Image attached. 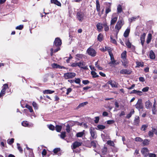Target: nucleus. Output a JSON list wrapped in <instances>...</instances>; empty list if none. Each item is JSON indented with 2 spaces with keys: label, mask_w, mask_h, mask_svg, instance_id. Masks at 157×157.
<instances>
[{
  "label": "nucleus",
  "mask_w": 157,
  "mask_h": 157,
  "mask_svg": "<svg viewBox=\"0 0 157 157\" xmlns=\"http://www.w3.org/2000/svg\"><path fill=\"white\" fill-rule=\"evenodd\" d=\"M62 40L59 37L55 38L53 44L54 48H56V49L54 50V53H56L60 49V46L62 44Z\"/></svg>",
  "instance_id": "obj_1"
},
{
  "label": "nucleus",
  "mask_w": 157,
  "mask_h": 157,
  "mask_svg": "<svg viewBox=\"0 0 157 157\" xmlns=\"http://www.w3.org/2000/svg\"><path fill=\"white\" fill-rule=\"evenodd\" d=\"M124 24V21L123 19L122 18H120L115 27V29L117 30V34Z\"/></svg>",
  "instance_id": "obj_2"
},
{
  "label": "nucleus",
  "mask_w": 157,
  "mask_h": 157,
  "mask_svg": "<svg viewBox=\"0 0 157 157\" xmlns=\"http://www.w3.org/2000/svg\"><path fill=\"white\" fill-rule=\"evenodd\" d=\"M86 52L89 55L93 57L97 55V53L96 50L91 47L88 48Z\"/></svg>",
  "instance_id": "obj_3"
},
{
  "label": "nucleus",
  "mask_w": 157,
  "mask_h": 157,
  "mask_svg": "<svg viewBox=\"0 0 157 157\" xmlns=\"http://www.w3.org/2000/svg\"><path fill=\"white\" fill-rule=\"evenodd\" d=\"M76 18L80 22H82L84 19L85 14L84 13L81 11H79L76 13Z\"/></svg>",
  "instance_id": "obj_4"
},
{
  "label": "nucleus",
  "mask_w": 157,
  "mask_h": 157,
  "mask_svg": "<svg viewBox=\"0 0 157 157\" xmlns=\"http://www.w3.org/2000/svg\"><path fill=\"white\" fill-rule=\"evenodd\" d=\"M76 75V74L74 72H67L64 73V77L65 79H66L71 78L75 77Z\"/></svg>",
  "instance_id": "obj_5"
},
{
  "label": "nucleus",
  "mask_w": 157,
  "mask_h": 157,
  "mask_svg": "<svg viewBox=\"0 0 157 157\" xmlns=\"http://www.w3.org/2000/svg\"><path fill=\"white\" fill-rule=\"evenodd\" d=\"M135 106L139 110L144 108V105L141 99H138L136 104L135 105Z\"/></svg>",
  "instance_id": "obj_6"
},
{
  "label": "nucleus",
  "mask_w": 157,
  "mask_h": 157,
  "mask_svg": "<svg viewBox=\"0 0 157 157\" xmlns=\"http://www.w3.org/2000/svg\"><path fill=\"white\" fill-rule=\"evenodd\" d=\"M110 56V59L111 61L108 63V64L110 65V66H112V65L116 66L119 64L118 62H116V60H115L113 54L109 55Z\"/></svg>",
  "instance_id": "obj_7"
},
{
  "label": "nucleus",
  "mask_w": 157,
  "mask_h": 157,
  "mask_svg": "<svg viewBox=\"0 0 157 157\" xmlns=\"http://www.w3.org/2000/svg\"><path fill=\"white\" fill-rule=\"evenodd\" d=\"M8 88V85L6 83L3 85V87L0 93V98L5 94L6 90Z\"/></svg>",
  "instance_id": "obj_8"
},
{
  "label": "nucleus",
  "mask_w": 157,
  "mask_h": 157,
  "mask_svg": "<svg viewBox=\"0 0 157 157\" xmlns=\"http://www.w3.org/2000/svg\"><path fill=\"white\" fill-rule=\"evenodd\" d=\"M90 133L92 139H95L97 137V135L96 132L95 131L93 127H91L90 130Z\"/></svg>",
  "instance_id": "obj_9"
},
{
  "label": "nucleus",
  "mask_w": 157,
  "mask_h": 157,
  "mask_svg": "<svg viewBox=\"0 0 157 157\" xmlns=\"http://www.w3.org/2000/svg\"><path fill=\"white\" fill-rule=\"evenodd\" d=\"M120 72L121 74L129 75L131 74L132 71L130 69H123L121 70Z\"/></svg>",
  "instance_id": "obj_10"
},
{
  "label": "nucleus",
  "mask_w": 157,
  "mask_h": 157,
  "mask_svg": "<svg viewBox=\"0 0 157 157\" xmlns=\"http://www.w3.org/2000/svg\"><path fill=\"white\" fill-rule=\"evenodd\" d=\"M107 84L110 85L112 87L115 88H117L118 87V83L111 80H109Z\"/></svg>",
  "instance_id": "obj_11"
},
{
  "label": "nucleus",
  "mask_w": 157,
  "mask_h": 157,
  "mask_svg": "<svg viewBox=\"0 0 157 157\" xmlns=\"http://www.w3.org/2000/svg\"><path fill=\"white\" fill-rule=\"evenodd\" d=\"M148 151V149L147 148H142L141 151L142 153L145 157H147L148 156L149 154Z\"/></svg>",
  "instance_id": "obj_12"
},
{
  "label": "nucleus",
  "mask_w": 157,
  "mask_h": 157,
  "mask_svg": "<svg viewBox=\"0 0 157 157\" xmlns=\"http://www.w3.org/2000/svg\"><path fill=\"white\" fill-rule=\"evenodd\" d=\"M82 143L81 142L78 141H75L73 144V147H72V149H75L76 147H78L81 146Z\"/></svg>",
  "instance_id": "obj_13"
},
{
  "label": "nucleus",
  "mask_w": 157,
  "mask_h": 157,
  "mask_svg": "<svg viewBox=\"0 0 157 157\" xmlns=\"http://www.w3.org/2000/svg\"><path fill=\"white\" fill-rule=\"evenodd\" d=\"M78 67H80L81 68L83 69L84 70H87L88 69L87 66H86L84 67H82V66H84V63L82 61H80L78 63Z\"/></svg>",
  "instance_id": "obj_14"
},
{
  "label": "nucleus",
  "mask_w": 157,
  "mask_h": 157,
  "mask_svg": "<svg viewBox=\"0 0 157 157\" xmlns=\"http://www.w3.org/2000/svg\"><path fill=\"white\" fill-rule=\"evenodd\" d=\"M152 104V103L149 100L146 101L145 103V107L147 109H149L151 108Z\"/></svg>",
  "instance_id": "obj_15"
},
{
  "label": "nucleus",
  "mask_w": 157,
  "mask_h": 157,
  "mask_svg": "<svg viewBox=\"0 0 157 157\" xmlns=\"http://www.w3.org/2000/svg\"><path fill=\"white\" fill-rule=\"evenodd\" d=\"M100 6L98 0H96V10L98 12V14L99 16H101L100 14Z\"/></svg>",
  "instance_id": "obj_16"
},
{
  "label": "nucleus",
  "mask_w": 157,
  "mask_h": 157,
  "mask_svg": "<svg viewBox=\"0 0 157 157\" xmlns=\"http://www.w3.org/2000/svg\"><path fill=\"white\" fill-rule=\"evenodd\" d=\"M96 27L97 30L99 32H100L102 30L103 27L102 24L101 23H98L96 25Z\"/></svg>",
  "instance_id": "obj_17"
},
{
  "label": "nucleus",
  "mask_w": 157,
  "mask_h": 157,
  "mask_svg": "<svg viewBox=\"0 0 157 157\" xmlns=\"http://www.w3.org/2000/svg\"><path fill=\"white\" fill-rule=\"evenodd\" d=\"M52 3L58 6H61V4L60 2L57 0H51Z\"/></svg>",
  "instance_id": "obj_18"
},
{
  "label": "nucleus",
  "mask_w": 157,
  "mask_h": 157,
  "mask_svg": "<svg viewBox=\"0 0 157 157\" xmlns=\"http://www.w3.org/2000/svg\"><path fill=\"white\" fill-rule=\"evenodd\" d=\"M122 63L124 67L127 68L128 67L127 64L128 63V61L127 59H123Z\"/></svg>",
  "instance_id": "obj_19"
},
{
  "label": "nucleus",
  "mask_w": 157,
  "mask_h": 157,
  "mask_svg": "<svg viewBox=\"0 0 157 157\" xmlns=\"http://www.w3.org/2000/svg\"><path fill=\"white\" fill-rule=\"evenodd\" d=\"M103 25L104 26V30L105 31L107 32L109 30V26L108 25L106 21L104 22Z\"/></svg>",
  "instance_id": "obj_20"
},
{
  "label": "nucleus",
  "mask_w": 157,
  "mask_h": 157,
  "mask_svg": "<svg viewBox=\"0 0 157 157\" xmlns=\"http://www.w3.org/2000/svg\"><path fill=\"white\" fill-rule=\"evenodd\" d=\"M152 39V35L151 33H149L148 34L147 39L146 42L147 44H149L151 42Z\"/></svg>",
  "instance_id": "obj_21"
},
{
  "label": "nucleus",
  "mask_w": 157,
  "mask_h": 157,
  "mask_svg": "<svg viewBox=\"0 0 157 157\" xmlns=\"http://www.w3.org/2000/svg\"><path fill=\"white\" fill-rule=\"evenodd\" d=\"M149 56L150 59H155V54L152 50H151L150 51Z\"/></svg>",
  "instance_id": "obj_22"
},
{
  "label": "nucleus",
  "mask_w": 157,
  "mask_h": 157,
  "mask_svg": "<svg viewBox=\"0 0 157 157\" xmlns=\"http://www.w3.org/2000/svg\"><path fill=\"white\" fill-rule=\"evenodd\" d=\"M135 113L134 110L133 109H132L130 112L127 115L126 117L128 119H129Z\"/></svg>",
  "instance_id": "obj_23"
},
{
  "label": "nucleus",
  "mask_w": 157,
  "mask_h": 157,
  "mask_svg": "<svg viewBox=\"0 0 157 157\" xmlns=\"http://www.w3.org/2000/svg\"><path fill=\"white\" fill-rule=\"evenodd\" d=\"M143 144L144 146H147L149 145V142H150V140L147 139H145L143 140Z\"/></svg>",
  "instance_id": "obj_24"
},
{
  "label": "nucleus",
  "mask_w": 157,
  "mask_h": 157,
  "mask_svg": "<svg viewBox=\"0 0 157 157\" xmlns=\"http://www.w3.org/2000/svg\"><path fill=\"white\" fill-rule=\"evenodd\" d=\"M97 39L98 41L101 42L103 40V36L102 34L100 33L98 36Z\"/></svg>",
  "instance_id": "obj_25"
},
{
  "label": "nucleus",
  "mask_w": 157,
  "mask_h": 157,
  "mask_svg": "<svg viewBox=\"0 0 157 157\" xmlns=\"http://www.w3.org/2000/svg\"><path fill=\"white\" fill-rule=\"evenodd\" d=\"M130 30L129 29H127L124 33V36L125 37H128L129 34Z\"/></svg>",
  "instance_id": "obj_26"
},
{
  "label": "nucleus",
  "mask_w": 157,
  "mask_h": 157,
  "mask_svg": "<svg viewBox=\"0 0 157 157\" xmlns=\"http://www.w3.org/2000/svg\"><path fill=\"white\" fill-rule=\"evenodd\" d=\"M136 66L137 67H143L144 66V63L143 62H136Z\"/></svg>",
  "instance_id": "obj_27"
},
{
  "label": "nucleus",
  "mask_w": 157,
  "mask_h": 157,
  "mask_svg": "<svg viewBox=\"0 0 157 157\" xmlns=\"http://www.w3.org/2000/svg\"><path fill=\"white\" fill-rule=\"evenodd\" d=\"M88 102L86 101L80 103L77 107L76 109H78L81 107H83L85 105H86L88 104Z\"/></svg>",
  "instance_id": "obj_28"
},
{
  "label": "nucleus",
  "mask_w": 157,
  "mask_h": 157,
  "mask_svg": "<svg viewBox=\"0 0 157 157\" xmlns=\"http://www.w3.org/2000/svg\"><path fill=\"white\" fill-rule=\"evenodd\" d=\"M127 52L126 51H124L121 54V58L123 59H126Z\"/></svg>",
  "instance_id": "obj_29"
},
{
  "label": "nucleus",
  "mask_w": 157,
  "mask_h": 157,
  "mask_svg": "<svg viewBox=\"0 0 157 157\" xmlns=\"http://www.w3.org/2000/svg\"><path fill=\"white\" fill-rule=\"evenodd\" d=\"M91 74L93 78H98L99 77V75L94 71H92L91 72Z\"/></svg>",
  "instance_id": "obj_30"
},
{
  "label": "nucleus",
  "mask_w": 157,
  "mask_h": 157,
  "mask_svg": "<svg viewBox=\"0 0 157 157\" xmlns=\"http://www.w3.org/2000/svg\"><path fill=\"white\" fill-rule=\"evenodd\" d=\"M97 128L98 129L96 128V129L102 130L105 129V127L103 125L99 124L98 125Z\"/></svg>",
  "instance_id": "obj_31"
},
{
  "label": "nucleus",
  "mask_w": 157,
  "mask_h": 157,
  "mask_svg": "<svg viewBox=\"0 0 157 157\" xmlns=\"http://www.w3.org/2000/svg\"><path fill=\"white\" fill-rule=\"evenodd\" d=\"M140 122V118L139 116L135 117L134 120V123L136 125H138Z\"/></svg>",
  "instance_id": "obj_32"
},
{
  "label": "nucleus",
  "mask_w": 157,
  "mask_h": 157,
  "mask_svg": "<svg viewBox=\"0 0 157 157\" xmlns=\"http://www.w3.org/2000/svg\"><path fill=\"white\" fill-rule=\"evenodd\" d=\"M62 126L59 125H56L55 128L57 132H60L62 129Z\"/></svg>",
  "instance_id": "obj_33"
},
{
  "label": "nucleus",
  "mask_w": 157,
  "mask_h": 157,
  "mask_svg": "<svg viewBox=\"0 0 157 157\" xmlns=\"http://www.w3.org/2000/svg\"><path fill=\"white\" fill-rule=\"evenodd\" d=\"M122 11V7L121 5L119 4L117 7V12L118 13H121Z\"/></svg>",
  "instance_id": "obj_34"
},
{
  "label": "nucleus",
  "mask_w": 157,
  "mask_h": 157,
  "mask_svg": "<svg viewBox=\"0 0 157 157\" xmlns=\"http://www.w3.org/2000/svg\"><path fill=\"white\" fill-rule=\"evenodd\" d=\"M117 17H115L112 18L110 22V25H114L115 23L117 20Z\"/></svg>",
  "instance_id": "obj_35"
},
{
  "label": "nucleus",
  "mask_w": 157,
  "mask_h": 157,
  "mask_svg": "<svg viewBox=\"0 0 157 157\" xmlns=\"http://www.w3.org/2000/svg\"><path fill=\"white\" fill-rule=\"evenodd\" d=\"M54 92L55 91L53 90H46L43 91V93L44 94H51L54 93Z\"/></svg>",
  "instance_id": "obj_36"
},
{
  "label": "nucleus",
  "mask_w": 157,
  "mask_h": 157,
  "mask_svg": "<svg viewBox=\"0 0 157 157\" xmlns=\"http://www.w3.org/2000/svg\"><path fill=\"white\" fill-rule=\"evenodd\" d=\"M107 143L108 145L110 146H112L113 147H115V144L114 142L112 141L111 140H108L107 142Z\"/></svg>",
  "instance_id": "obj_37"
},
{
  "label": "nucleus",
  "mask_w": 157,
  "mask_h": 157,
  "mask_svg": "<svg viewBox=\"0 0 157 157\" xmlns=\"http://www.w3.org/2000/svg\"><path fill=\"white\" fill-rule=\"evenodd\" d=\"M107 148L106 147H104L101 150V152L103 155L106 154L107 153Z\"/></svg>",
  "instance_id": "obj_38"
},
{
  "label": "nucleus",
  "mask_w": 157,
  "mask_h": 157,
  "mask_svg": "<svg viewBox=\"0 0 157 157\" xmlns=\"http://www.w3.org/2000/svg\"><path fill=\"white\" fill-rule=\"evenodd\" d=\"M147 124H143L142 125L141 130L142 131H145L148 127Z\"/></svg>",
  "instance_id": "obj_39"
},
{
  "label": "nucleus",
  "mask_w": 157,
  "mask_h": 157,
  "mask_svg": "<svg viewBox=\"0 0 157 157\" xmlns=\"http://www.w3.org/2000/svg\"><path fill=\"white\" fill-rule=\"evenodd\" d=\"M125 44L128 48H129V47L132 45V44L130 42L129 39L127 40V41L125 42Z\"/></svg>",
  "instance_id": "obj_40"
},
{
  "label": "nucleus",
  "mask_w": 157,
  "mask_h": 157,
  "mask_svg": "<svg viewBox=\"0 0 157 157\" xmlns=\"http://www.w3.org/2000/svg\"><path fill=\"white\" fill-rule=\"evenodd\" d=\"M84 134V132H78L77 133L76 136L77 137H81L83 136Z\"/></svg>",
  "instance_id": "obj_41"
},
{
  "label": "nucleus",
  "mask_w": 157,
  "mask_h": 157,
  "mask_svg": "<svg viewBox=\"0 0 157 157\" xmlns=\"http://www.w3.org/2000/svg\"><path fill=\"white\" fill-rule=\"evenodd\" d=\"M22 125L24 127H28L29 126V124L26 121H23L21 123Z\"/></svg>",
  "instance_id": "obj_42"
},
{
  "label": "nucleus",
  "mask_w": 157,
  "mask_h": 157,
  "mask_svg": "<svg viewBox=\"0 0 157 157\" xmlns=\"http://www.w3.org/2000/svg\"><path fill=\"white\" fill-rule=\"evenodd\" d=\"M154 131H153L152 128L151 131H150L148 132V135L150 137H153L154 136Z\"/></svg>",
  "instance_id": "obj_43"
},
{
  "label": "nucleus",
  "mask_w": 157,
  "mask_h": 157,
  "mask_svg": "<svg viewBox=\"0 0 157 157\" xmlns=\"http://www.w3.org/2000/svg\"><path fill=\"white\" fill-rule=\"evenodd\" d=\"M66 136V133L65 132H61L60 135V137L62 139H64Z\"/></svg>",
  "instance_id": "obj_44"
},
{
  "label": "nucleus",
  "mask_w": 157,
  "mask_h": 157,
  "mask_svg": "<svg viewBox=\"0 0 157 157\" xmlns=\"http://www.w3.org/2000/svg\"><path fill=\"white\" fill-rule=\"evenodd\" d=\"M146 34L145 33H143L141 35L140 37V40L145 41V39Z\"/></svg>",
  "instance_id": "obj_45"
},
{
  "label": "nucleus",
  "mask_w": 157,
  "mask_h": 157,
  "mask_svg": "<svg viewBox=\"0 0 157 157\" xmlns=\"http://www.w3.org/2000/svg\"><path fill=\"white\" fill-rule=\"evenodd\" d=\"M98 62H95V64L96 67L99 70H103V68L100 67L99 65L98 64Z\"/></svg>",
  "instance_id": "obj_46"
},
{
  "label": "nucleus",
  "mask_w": 157,
  "mask_h": 157,
  "mask_svg": "<svg viewBox=\"0 0 157 157\" xmlns=\"http://www.w3.org/2000/svg\"><path fill=\"white\" fill-rule=\"evenodd\" d=\"M17 149L19 150V151L21 153L23 152V149L20 146V144L19 143L17 144Z\"/></svg>",
  "instance_id": "obj_47"
},
{
  "label": "nucleus",
  "mask_w": 157,
  "mask_h": 157,
  "mask_svg": "<svg viewBox=\"0 0 157 157\" xmlns=\"http://www.w3.org/2000/svg\"><path fill=\"white\" fill-rule=\"evenodd\" d=\"M44 16L43 15H42L41 16L42 17H44ZM44 17L45 18V19L44 20V21L45 22H47L49 21V18L47 16H46L45 15L44 16Z\"/></svg>",
  "instance_id": "obj_48"
},
{
  "label": "nucleus",
  "mask_w": 157,
  "mask_h": 157,
  "mask_svg": "<svg viewBox=\"0 0 157 157\" xmlns=\"http://www.w3.org/2000/svg\"><path fill=\"white\" fill-rule=\"evenodd\" d=\"M26 107L29 109L30 112H33V110L32 109V106H30L29 105H26Z\"/></svg>",
  "instance_id": "obj_49"
},
{
  "label": "nucleus",
  "mask_w": 157,
  "mask_h": 157,
  "mask_svg": "<svg viewBox=\"0 0 157 157\" xmlns=\"http://www.w3.org/2000/svg\"><path fill=\"white\" fill-rule=\"evenodd\" d=\"M107 50L108 51L109 55L113 54V53L112 52L111 49L110 47H106V51Z\"/></svg>",
  "instance_id": "obj_50"
},
{
  "label": "nucleus",
  "mask_w": 157,
  "mask_h": 157,
  "mask_svg": "<svg viewBox=\"0 0 157 157\" xmlns=\"http://www.w3.org/2000/svg\"><path fill=\"white\" fill-rule=\"evenodd\" d=\"M97 141H91L90 144L91 146H93L94 147H96V143Z\"/></svg>",
  "instance_id": "obj_51"
},
{
  "label": "nucleus",
  "mask_w": 157,
  "mask_h": 157,
  "mask_svg": "<svg viewBox=\"0 0 157 157\" xmlns=\"http://www.w3.org/2000/svg\"><path fill=\"white\" fill-rule=\"evenodd\" d=\"M74 82L76 83L80 84L81 82V80L79 78H75V80H74Z\"/></svg>",
  "instance_id": "obj_52"
},
{
  "label": "nucleus",
  "mask_w": 157,
  "mask_h": 157,
  "mask_svg": "<svg viewBox=\"0 0 157 157\" xmlns=\"http://www.w3.org/2000/svg\"><path fill=\"white\" fill-rule=\"evenodd\" d=\"M60 151V149L59 148H56L53 150V151L55 154H56Z\"/></svg>",
  "instance_id": "obj_53"
},
{
  "label": "nucleus",
  "mask_w": 157,
  "mask_h": 157,
  "mask_svg": "<svg viewBox=\"0 0 157 157\" xmlns=\"http://www.w3.org/2000/svg\"><path fill=\"white\" fill-rule=\"evenodd\" d=\"M8 143L10 145H11L13 144V143L14 142V138H11V139L10 140H8Z\"/></svg>",
  "instance_id": "obj_54"
},
{
  "label": "nucleus",
  "mask_w": 157,
  "mask_h": 157,
  "mask_svg": "<svg viewBox=\"0 0 157 157\" xmlns=\"http://www.w3.org/2000/svg\"><path fill=\"white\" fill-rule=\"evenodd\" d=\"M111 7L109 6L108 7L106 8L105 10V14H107L109 12H111Z\"/></svg>",
  "instance_id": "obj_55"
},
{
  "label": "nucleus",
  "mask_w": 157,
  "mask_h": 157,
  "mask_svg": "<svg viewBox=\"0 0 157 157\" xmlns=\"http://www.w3.org/2000/svg\"><path fill=\"white\" fill-rule=\"evenodd\" d=\"M70 126L69 124H67L66 126V130L68 133L70 132Z\"/></svg>",
  "instance_id": "obj_56"
},
{
  "label": "nucleus",
  "mask_w": 157,
  "mask_h": 157,
  "mask_svg": "<svg viewBox=\"0 0 157 157\" xmlns=\"http://www.w3.org/2000/svg\"><path fill=\"white\" fill-rule=\"evenodd\" d=\"M135 141H139L140 142H142L143 140L142 139L139 137H137L135 138Z\"/></svg>",
  "instance_id": "obj_57"
},
{
  "label": "nucleus",
  "mask_w": 157,
  "mask_h": 157,
  "mask_svg": "<svg viewBox=\"0 0 157 157\" xmlns=\"http://www.w3.org/2000/svg\"><path fill=\"white\" fill-rule=\"evenodd\" d=\"M48 128H49V129H50L51 130H52V131L54 130L55 128V127H54V126L51 124L49 125L48 126Z\"/></svg>",
  "instance_id": "obj_58"
},
{
  "label": "nucleus",
  "mask_w": 157,
  "mask_h": 157,
  "mask_svg": "<svg viewBox=\"0 0 157 157\" xmlns=\"http://www.w3.org/2000/svg\"><path fill=\"white\" fill-rule=\"evenodd\" d=\"M90 82L87 80H83L82 81V83L85 85H87L89 84Z\"/></svg>",
  "instance_id": "obj_59"
},
{
  "label": "nucleus",
  "mask_w": 157,
  "mask_h": 157,
  "mask_svg": "<svg viewBox=\"0 0 157 157\" xmlns=\"http://www.w3.org/2000/svg\"><path fill=\"white\" fill-rule=\"evenodd\" d=\"M23 28V25H20L16 27V29L18 30H21Z\"/></svg>",
  "instance_id": "obj_60"
},
{
  "label": "nucleus",
  "mask_w": 157,
  "mask_h": 157,
  "mask_svg": "<svg viewBox=\"0 0 157 157\" xmlns=\"http://www.w3.org/2000/svg\"><path fill=\"white\" fill-rule=\"evenodd\" d=\"M136 19V17H132L131 18H129V21L130 23H131L133 21H135Z\"/></svg>",
  "instance_id": "obj_61"
},
{
  "label": "nucleus",
  "mask_w": 157,
  "mask_h": 157,
  "mask_svg": "<svg viewBox=\"0 0 157 157\" xmlns=\"http://www.w3.org/2000/svg\"><path fill=\"white\" fill-rule=\"evenodd\" d=\"M115 121L113 120H110L107 121V124H110L114 123Z\"/></svg>",
  "instance_id": "obj_62"
},
{
  "label": "nucleus",
  "mask_w": 157,
  "mask_h": 157,
  "mask_svg": "<svg viewBox=\"0 0 157 157\" xmlns=\"http://www.w3.org/2000/svg\"><path fill=\"white\" fill-rule=\"evenodd\" d=\"M32 105L33 107L36 109H38L37 105L35 102L33 101V102Z\"/></svg>",
  "instance_id": "obj_63"
},
{
  "label": "nucleus",
  "mask_w": 157,
  "mask_h": 157,
  "mask_svg": "<svg viewBox=\"0 0 157 157\" xmlns=\"http://www.w3.org/2000/svg\"><path fill=\"white\" fill-rule=\"evenodd\" d=\"M149 88L148 87H146L144 88L142 90V91L144 92H147L148 90H149Z\"/></svg>",
  "instance_id": "obj_64"
}]
</instances>
